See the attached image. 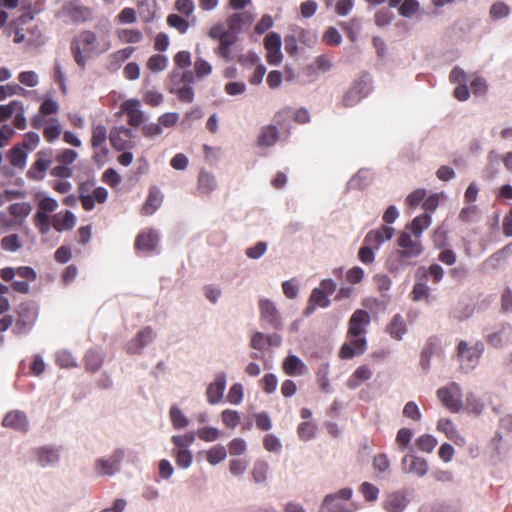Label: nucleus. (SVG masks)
Returning a JSON list of instances; mask_svg holds the SVG:
<instances>
[{
    "mask_svg": "<svg viewBox=\"0 0 512 512\" xmlns=\"http://www.w3.org/2000/svg\"><path fill=\"white\" fill-rule=\"evenodd\" d=\"M111 48L108 36L98 38L91 30H84L71 41V53L78 66L85 68L86 55H100Z\"/></svg>",
    "mask_w": 512,
    "mask_h": 512,
    "instance_id": "obj_1",
    "label": "nucleus"
},
{
    "mask_svg": "<svg viewBox=\"0 0 512 512\" xmlns=\"http://www.w3.org/2000/svg\"><path fill=\"white\" fill-rule=\"evenodd\" d=\"M397 251L387 261L390 272H399L409 265L414 264V259L423 253V245L419 238L413 237L408 232H401L397 239Z\"/></svg>",
    "mask_w": 512,
    "mask_h": 512,
    "instance_id": "obj_2",
    "label": "nucleus"
},
{
    "mask_svg": "<svg viewBox=\"0 0 512 512\" xmlns=\"http://www.w3.org/2000/svg\"><path fill=\"white\" fill-rule=\"evenodd\" d=\"M437 397L442 405L452 413H458L462 409V389L456 382L439 388L437 390Z\"/></svg>",
    "mask_w": 512,
    "mask_h": 512,
    "instance_id": "obj_3",
    "label": "nucleus"
},
{
    "mask_svg": "<svg viewBox=\"0 0 512 512\" xmlns=\"http://www.w3.org/2000/svg\"><path fill=\"white\" fill-rule=\"evenodd\" d=\"M483 351L484 345L481 342H477L474 346H468L467 342L460 341L457 347V355L462 369L466 371L474 369Z\"/></svg>",
    "mask_w": 512,
    "mask_h": 512,
    "instance_id": "obj_4",
    "label": "nucleus"
},
{
    "mask_svg": "<svg viewBox=\"0 0 512 512\" xmlns=\"http://www.w3.org/2000/svg\"><path fill=\"white\" fill-rule=\"evenodd\" d=\"M37 316L38 310L34 303H21L17 309V320L13 332L15 334L26 333L35 324Z\"/></svg>",
    "mask_w": 512,
    "mask_h": 512,
    "instance_id": "obj_5",
    "label": "nucleus"
},
{
    "mask_svg": "<svg viewBox=\"0 0 512 512\" xmlns=\"http://www.w3.org/2000/svg\"><path fill=\"white\" fill-rule=\"evenodd\" d=\"M352 496L350 488H343L335 494H329L324 498L320 512H350L343 501Z\"/></svg>",
    "mask_w": 512,
    "mask_h": 512,
    "instance_id": "obj_6",
    "label": "nucleus"
},
{
    "mask_svg": "<svg viewBox=\"0 0 512 512\" xmlns=\"http://www.w3.org/2000/svg\"><path fill=\"white\" fill-rule=\"evenodd\" d=\"M124 455V450L118 448L112 452L109 459H97L95 462V470L97 474L100 476H111L118 472Z\"/></svg>",
    "mask_w": 512,
    "mask_h": 512,
    "instance_id": "obj_7",
    "label": "nucleus"
},
{
    "mask_svg": "<svg viewBox=\"0 0 512 512\" xmlns=\"http://www.w3.org/2000/svg\"><path fill=\"white\" fill-rule=\"evenodd\" d=\"M52 158V149H43L38 151L36 154V160L27 172L28 178L33 180H42L45 176V172L52 163Z\"/></svg>",
    "mask_w": 512,
    "mask_h": 512,
    "instance_id": "obj_8",
    "label": "nucleus"
},
{
    "mask_svg": "<svg viewBox=\"0 0 512 512\" xmlns=\"http://www.w3.org/2000/svg\"><path fill=\"white\" fill-rule=\"evenodd\" d=\"M134 134L131 129L124 126L114 127L109 132L111 146L117 151H124L134 147Z\"/></svg>",
    "mask_w": 512,
    "mask_h": 512,
    "instance_id": "obj_9",
    "label": "nucleus"
},
{
    "mask_svg": "<svg viewBox=\"0 0 512 512\" xmlns=\"http://www.w3.org/2000/svg\"><path fill=\"white\" fill-rule=\"evenodd\" d=\"M140 107L138 99H128L120 105V113L127 116V123L132 127H139L146 120V115Z\"/></svg>",
    "mask_w": 512,
    "mask_h": 512,
    "instance_id": "obj_10",
    "label": "nucleus"
},
{
    "mask_svg": "<svg viewBox=\"0 0 512 512\" xmlns=\"http://www.w3.org/2000/svg\"><path fill=\"white\" fill-rule=\"evenodd\" d=\"M260 319L271 328L279 330L282 328V320L275 304L269 299L259 301Z\"/></svg>",
    "mask_w": 512,
    "mask_h": 512,
    "instance_id": "obj_11",
    "label": "nucleus"
},
{
    "mask_svg": "<svg viewBox=\"0 0 512 512\" xmlns=\"http://www.w3.org/2000/svg\"><path fill=\"white\" fill-rule=\"evenodd\" d=\"M370 320V315L366 310L354 311L348 322L347 337L364 336Z\"/></svg>",
    "mask_w": 512,
    "mask_h": 512,
    "instance_id": "obj_12",
    "label": "nucleus"
},
{
    "mask_svg": "<svg viewBox=\"0 0 512 512\" xmlns=\"http://www.w3.org/2000/svg\"><path fill=\"white\" fill-rule=\"evenodd\" d=\"M348 342H345L339 351L341 359H351L355 355H361L365 352L367 341L364 336L347 337Z\"/></svg>",
    "mask_w": 512,
    "mask_h": 512,
    "instance_id": "obj_13",
    "label": "nucleus"
},
{
    "mask_svg": "<svg viewBox=\"0 0 512 512\" xmlns=\"http://www.w3.org/2000/svg\"><path fill=\"white\" fill-rule=\"evenodd\" d=\"M401 466L405 473L415 474L418 477H424L428 472V462L426 459L415 455L404 456Z\"/></svg>",
    "mask_w": 512,
    "mask_h": 512,
    "instance_id": "obj_14",
    "label": "nucleus"
},
{
    "mask_svg": "<svg viewBox=\"0 0 512 512\" xmlns=\"http://www.w3.org/2000/svg\"><path fill=\"white\" fill-rule=\"evenodd\" d=\"M66 15L74 23H85L93 18V12L90 7L84 6L78 2H70L64 7Z\"/></svg>",
    "mask_w": 512,
    "mask_h": 512,
    "instance_id": "obj_15",
    "label": "nucleus"
},
{
    "mask_svg": "<svg viewBox=\"0 0 512 512\" xmlns=\"http://www.w3.org/2000/svg\"><path fill=\"white\" fill-rule=\"evenodd\" d=\"M226 388V374L224 372H218L215 375V379L209 384L206 390L207 401L211 405L219 403Z\"/></svg>",
    "mask_w": 512,
    "mask_h": 512,
    "instance_id": "obj_16",
    "label": "nucleus"
},
{
    "mask_svg": "<svg viewBox=\"0 0 512 512\" xmlns=\"http://www.w3.org/2000/svg\"><path fill=\"white\" fill-rule=\"evenodd\" d=\"M226 22L228 26L227 31H231V33L237 35L252 24L253 17L249 12L243 11L232 14L227 18Z\"/></svg>",
    "mask_w": 512,
    "mask_h": 512,
    "instance_id": "obj_17",
    "label": "nucleus"
},
{
    "mask_svg": "<svg viewBox=\"0 0 512 512\" xmlns=\"http://www.w3.org/2000/svg\"><path fill=\"white\" fill-rule=\"evenodd\" d=\"M394 228L389 226H381L378 229L371 230L364 238V243L373 245V248L378 249L382 243L390 240L393 237Z\"/></svg>",
    "mask_w": 512,
    "mask_h": 512,
    "instance_id": "obj_18",
    "label": "nucleus"
},
{
    "mask_svg": "<svg viewBox=\"0 0 512 512\" xmlns=\"http://www.w3.org/2000/svg\"><path fill=\"white\" fill-rule=\"evenodd\" d=\"M2 425L21 432H27L29 427L25 413L18 410L8 412L2 420Z\"/></svg>",
    "mask_w": 512,
    "mask_h": 512,
    "instance_id": "obj_19",
    "label": "nucleus"
},
{
    "mask_svg": "<svg viewBox=\"0 0 512 512\" xmlns=\"http://www.w3.org/2000/svg\"><path fill=\"white\" fill-rule=\"evenodd\" d=\"M158 240V235L153 230H143L135 239V249L138 251L152 252L156 249Z\"/></svg>",
    "mask_w": 512,
    "mask_h": 512,
    "instance_id": "obj_20",
    "label": "nucleus"
},
{
    "mask_svg": "<svg viewBox=\"0 0 512 512\" xmlns=\"http://www.w3.org/2000/svg\"><path fill=\"white\" fill-rule=\"evenodd\" d=\"M163 202V194L160 189L156 186H152L149 189L148 197L142 206L141 214L149 216L155 213Z\"/></svg>",
    "mask_w": 512,
    "mask_h": 512,
    "instance_id": "obj_21",
    "label": "nucleus"
},
{
    "mask_svg": "<svg viewBox=\"0 0 512 512\" xmlns=\"http://www.w3.org/2000/svg\"><path fill=\"white\" fill-rule=\"evenodd\" d=\"M34 455L36 456L37 462L42 467L56 464L59 459V451L50 446H43L34 449Z\"/></svg>",
    "mask_w": 512,
    "mask_h": 512,
    "instance_id": "obj_22",
    "label": "nucleus"
},
{
    "mask_svg": "<svg viewBox=\"0 0 512 512\" xmlns=\"http://www.w3.org/2000/svg\"><path fill=\"white\" fill-rule=\"evenodd\" d=\"M217 187L215 176L204 169L200 170L197 179V191L201 195H210Z\"/></svg>",
    "mask_w": 512,
    "mask_h": 512,
    "instance_id": "obj_23",
    "label": "nucleus"
},
{
    "mask_svg": "<svg viewBox=\"0 0 512 512\" xmlns=\"http://www.w3.org/2000/svg\"><path fill=\"white\" fill-rule=\"evenodd\" d=\"M373 375L368 365H360L347 379L346 385L349 389H356L364 382L368 381Z\"/></svg>",
    "mask_w": 512,
    "mask_h": 512,
    "instance_id": "obj_24",
    "label": "nucleus"
},
{
    "mask_svg": "<svg viewBox=\"0 0 512 512\" xmlns=\"http://www.w3.org/2000/svg\"><path fill=\"white\" fill-rule=\"evenodd\" d=\"M437 429L443 432L446 437L457 445L464 444V438L458 433L455 425L450 419L441 418L437 422Z\"/></svg>",
    "mask_w": 512,
    "mask_h": 512,
    "instance_id": "obj_25",
    "label": "nucleus"
},
{
    "mask_svg": "<svg viewBox=\"0 0 512 512\" xmlns=\"http://www.w3.org/2000/svg\"><path fill=\"white\" fill-rule=\"evenodd\" d=\"M75 223L76 217L69 210L55 214L52 219L54 229L59 232L63 230H71L75 226Z\"/></svg>",
    "mask_w": 512,
    "mask_h": 512,
    "instance_id": "obj_26",
    "label": "nucleus"
},
{
    "mask_svg": "<svg viewBox=\"0 0 512 512\" xmlns=\"http://www.w3.org/2000/svg\"><path fill=\"white\" fill-rule=\"evenodd\" d=\"M154 337L153 329L149 326L141 329L136 337L131 341L129 345V351L132 353L140 352L148 343L152 341Z\"/></svg>",
    "mask_w": 512,
    "mask_h": 512,
    "instance_id": "obj_27",
    "label": "nucleus"
},
{
    "mask_svg": "<svg viewBox=\"0 0 512 512\" xmlns=\"http://www.w3.org/2000/svg\"><path fill=\"white\" fill-rule=\"evenodd\" d=\"M237 35L231 33V31H227V34L219 40V47L217 49V55L226 61H231L234 59V56L231 51L232 45L236 42Z\"/></svg>",
    "mask_w": 512,
    "mask_h": 512,
    "instance_id": "obj_28",
    "label": "nucleus"
},
{
    "mask_svg": "<svg viewBox=\"0 0 512 512\" xmlns=\"http://www.w3.org/2000/svg\"><path fill=\"white\" fill-rule=\"evenodd\" d=\"M511 326L509 324L501 325L500 329L487 336V342L493 347H502L506 342L509 341L511 336Z\"/></svg>",
    "mask_w": 512,
    "mask_h": 512,
    "instance_id": "obj_29",
    "label": "nucleus"
},
{
    "mask_svg": "<svg viewBox=\"0 0 512 512\" xmlns=\"http://www.w3.org/2000/svg\"><path fill=\"white\" fill-rule=\"evenodd\" d=\"M282 368L287 375L294 376L303 374L306 370V365L299 357L290 355L283 361Z\"/></svg>",
    "mask_w": 512,
    "mask_h": 512,
    "instance_id": "obj_30",
    "label": "nucleus"
},
{
    "mask_svg": "<svg viewBox=\"0 0 512 512\" xmlns=\"http://www.w3.org/2000/svg\"><path fill=\"white\" fill-rule=\"evenodd\" d=\"M330 305V300L328 299V296L326 295L325 291L314 288L311 292L310 298H309V306L306 308L305 314L308 315L312 313L316 306L318 307H328Z\"/></svg>",
    "mask_w": 512,
    "mask_h": 512,
    "instance_id": "obj_31",
    "label": "nucleus"
},
{
    "mask_svg": "<svg viewBox=\"0 0 512 512\" xmlns=\"http://www.w3.org/2000/svg\"><path fill=\"white\" fill-rule=\"evenodd\" d=\"M431 224V216L428 213L421 214L415 217L411 224L407 226V229L411 230L412 236L415 238L421 237L423 231L427 229Z\"/></svg>",
    "mask_w": 512,
    "mask_h": 512,
    "instance_id": "obj_32",
    "label": "nucleus"
},
{
    "mask_svg": "<svg viewBox=\"0 0 512 512\" xmlns=\"http://www.w3.org/2000/svg\"><path fill=\"white\" fill-rule=\"evenodd\" d=\"M407 503L408 501L406 497L403 494L396 492L387 497L384 502V508L388 512H402L407 506Z\"/></svg>",
    "mask_w": 512,
    "mask_h": 512,
    "instance_id": "obj_33",
    "label": "nucleus"
},
{
    "mask_svg": "<svg viewBox=\"0 0 512 512\" xmlns=\"http://www.w3.org/2000/svg\"><path fill=\"white\" fill-rule=\"evenodd\" d=\"M138 13L144 22L154 19L157 9L156 0H137Z\"/></svg>",
    "mask_w": 512,
    "mask_h": 512,
    "instance_id": "obj_34",
    "label": "nucleus"
},
{
    "mask_svg": "<svg viewBox=\"0 0 512 512\" xmlns=\"http://www.w3.org/2000/svg\"><path fill=\"white\" fill-rule=\"evenodd\" d=\"M439 346V340L436 337H430L425 343L420 358V364L424 370L430 367L431 356L436 352Z\"/></svg>",
    "mask_w": 512,
    "mask_h": 512,
    "instance_id": "obj_35",
    "label": "nucleus"
},
{
    "mask_svg": "<svg viewBox=\"0 0 512 512\" xmlns=\"http://www.w3.org/2000/svg\"><path fill=\"white\" fill-rule=\"evenodd\" d=\"M406 331L407 327L403 317L400 314H396L387 326V332L392 338L400 340Z\"/></svg>",
    "mask_w": 512,
    "mask_h": 512,
    "instance_id": "obj_36",
    "label": "nucleus"
},
{
    "mask_svg": "<svg viewBox=\"0 0 512 512\" xmlns=\"http://www.w3.org/2000/svg\"><path fill=\"white\" fill-rule=\"evenodd\" d=\"M61 133L62 127L58 119L51 118L45 123L43 137L47 142L52 143L61 135Z\"/></svg>",
    "mask_w": 512,
    "mask_h": 512,
    "instance_id": "obj_37",
    "label": "nucleus"
},
{
    "mask_svg": "<svg viewBox=\"0 0 512 512\" xmlns=\"http://www.w3.org/2000/svg\"><path fill=\"white\" fill-rule=\"evenodd\" d=\"M278 139V130L276 126L269 125L262 129L258 137V145L261 147H269L275 144Z\"/></svg>",
    "mask_w": 512,
    "mask_h": 512,
    "instance_id": "obj_38",
    "label": "nucleus"
},
{
    "mask_svg": "<svg viewBox=\"0 0 512 512\" xmlns=\"http://www.w3.org/2000/svg\"><path fill=\"white\" fill-rule=\"evenodd\" d=\"M7 158L12 166L23 168L26 164L27 152L20 145H16L8 152Z\"/></svg>",
    "mask_w": 512,
    "mask_h": 512,
    "instance_id": "obj_39",
    "label": "nucleus"
},
{
    "mask_svg": "<svg viewBox=\"0 0 512 512\" xmlns=\"http://www.w3.org/2000/svg\"><path fill=\"white\" fill-rule=\"evenodd\" d=\"M107 140V128L103 124H94L92 126L91 146L97 149L105 145Z\"/></svg>",
    "mask_w": 512,
    "mask_h": 512,
    "instance_id": "obj_40",
    "label": "nucleus"
},
{
    "mask_svg": "<svg viewBox=\"0 0 512 512\" xmlns=\"http://www.w3.org/2000/svg\"><path fill=\"white\" fill-rule=\"evenodd\" d=\"M85 368L89 372H96L103 363V357L97 351L90 350L85 355Z\"/></svg>",
    "mask_w": 512,
    "mask_h": 512,
    "instance_id": "obj_41",
    "label": "nucleus"
},
{
    "mask_svg": "<svg viewBox=\"0 0 512 512\" xmlns=\"http://www.w3.org/2000/svg\"><path fill=\"white\" fill-rule=\"evenodd\" d=\"M227 456L226 448L222 445H216L210 448L206 453V459L211 465H216Z\"/></svg>",
    "mask_w": 512,
    "mask_h": 512,
    "instance_id": "obj_42",
    "label": "nucleus"
},
{
    "mask_svg": "<svg viewBox=\"0 0 512 512\" xmlns=\"http://www.w3.org/2000/svg\"><path fill=\"white\" fill-rule=\"evenodd\" d=\"M117 36L122 43H139L143 39L142 32L137 29L119 30Z\"/></svg>",
    "mask_w": 512,
    "mask_h": 512,
    "instance_id": "obj_43",
    "label": "nucleus"
},
{
    "mask_svg": "<svg viewBox=\"0 0 512 512\" xmlns=\"http://www.w3.org/2000/svg\"><path fill=\"white\" fill-rule=\"evenodd\" d=\"M438 441L437 439L430 434H423L419 438L416 439L417 448L425 453H431L436 447Z\"/></svg>",
    "mask_w": 512,
    "mask_h": 512,
    "instance_id": "obj_44",
    "label": "nucleus"
},
{
    "mask_svg": "<svg viewBox=\"0 0 512 512\" xmlns=\"http://www.w3.org/2000/svg\"><path fill=\"white\" fill-rule=\"evenodd\" d=\"M268 472V463L263 460H258L254 463L252 477L256 483H263L267 479Z\"/></svg>",
    "mask_w": 512,
    "mask_h": 512,
    "instance_id": "obj_45",
    "label": "nucleus"
},
{
    "mask_svg": "<svg viewBox=\"0 0 512 512\" xmlns=\"http://www.w3.org/2000/svg\"><path fill=\"white\" fill-rule=\"evenodd\" d=\"M173 456L175 457L177 466L182 469L188 468L193 460L192 453L188 449H174Z\"/></svg>",
    "mask_w": 512,
    "mask_h": 512,
    "instance_id": "obj_46",
    "label": "nucleus"
},
{
    "mask_svg": "<svg viewBox=\"0 0 512 512\" xmlns=\"http://www.w3.org/2000/svg\"><path fill=\"white\" fill-rule=\"evenodd\" d=\"M317 426L313 422L305 421L299 424L297 428L298 436L303 441H309L314 438Z\"/></svg>",
    "mask_w": 512,
    "mask_h": 512,
    "instance_id": "obj_47",
    "label": "nucleus"
},
{
    "mask_svg": "<svg viewBox=\"0 0 512 512\" xmlns=\"http://www.w3.org/2000/svg\"><path fill=\"white\" fill-rule=\"evenodd\" d=\"M170 420L175 429L185 428L189 424L187 417L177 406L170 408Z\"/></svg>",
    "mask_w": 512,
    "mask_h": 512,
    "instance_id": "obj_48",
    "label": "nucleus"
},
{
    "mask_svg": "<svg viewBox=\"0 0 512 512\" xmlns=\"http://www.w3.org/2000/svg\"><path fill=\"white\" fill-rule=\"evenodd\" d=\"M168 58L162 54H154L147 61V68L152 72H160L167 67Z\"/></svg>",
    "mask_w": 512,
    "mask_h": 512,
    "instance_id": "obj_49",
    "label": "nucleus"
},
{
    "mask_svg": "<svg viewBox=\"0 0 512 512\" xmlns=\"http://www.w3.org/2000/svg\"><path fill=\"white\" fill-rule=\"evenodd\" d=\"M167 24L181 34L186 33L189 28V22L178 14L168 15Z\"/></svg>",
    "mask_w": 512,
    "mask_h": 512,
    "instance_id": "obj_50",
    "label": "nucleus"
},
{
    "mask_svg": "<svg viewBox=\"0 0 512 512\" xmlns=\"http://www.w3.org/2000/svg\"><path fill=\"white\" fill-rule=\"evenodd\" d=\"M489 14L493 20H499L510 14V8L504 2L498 1L492 4Z\"/></svg>",
    "mask_w": 512,
    "mask_h": 512,
    "instance_id": "obj_51",
    "label": "nucleus"
},
{
    "mask_svg": "<svg viewBox=\"0 0 512 512\" xmlns=\"http://www.w3.org/2000/svg\"><path fill=\"white\" fill-rule=\"evenodd\" d=\"M9 213L15 218H25L31 212V206L27 202L13 203L8 207Z\"/></svg>",
    "mask_w": 512,
    "mask_h": 512,
    "instance_id": "obj_52",
    "label": "nucleus"
},
{
    "mask_svg": "<svg viewBox=\"0 0 512 512\" xmlns=\"http://www.w3.org/2000/svg\"><path fill=\"white\" fill-rule=\"evenodd\" d=\"M56 364L61 368H74L77 366L75 358L66 350L57 352Z\"/></svg>",
    "mask_w": 512,
    "mask_h": 512,
    "instance_id": "obj_53",
    "label": "nucleus"
},
{
    "mask_svg": "<svg viewBox=\"0 0 512 512\" xmlns=\"http://www.w3.org/2000/svg\"><path fill=\"white\" fill-rule=\"evenodd\" d=\"M171 440L176 447L175 449H188L195 441V434L194 432H189L185 435H174Z\"/></svg>",
    "mask_w": 512,
    "mask_h": 512,
    "instance_id": "obj_54",
    "label": "nucleus"
},
{
    "mask_svg": "<svg viewBox=\"0 0 512 512\" xmlns=\"http://www.w3.org/2000/svg\"><path fill=\"white\" fill-rule=\"evenodd\" d=\"M1 248L5 251L16 252L21 248V243L17 234L5 236L0 242Z\"/></svg>",
    "mask_w": 512,
    "mask_h": 512,
    "instance_id": "obj_55",
    "label": "nucleus"
},
{
    "mask_svg": "<svg viewBox=\"0 0 512 512\" xmlns=\"http://www.w3.org/2000/svg\"><path fill=\"white\" fill-rule=\"evenodd\" d=\"M419 7L420 4L417 0H404L398 9V12L403 17H411L418 12Z\"/></svg>",
    "mask_w": 512,
    "mask_h": 512,
    "instance_id": "obj_56",
    "label": "nucleus"
},
{
    "mask_svg": "<svg viewBox=\"0 0 512 512\" xmlns=\"http://www.w3.org/2000/svg\"><path fill=\"white\" fill-rule=\"evenodd\" d=\"M26 90L18 84H7L0 86V101L6 99L8 96L24 95Z\"/></svg>",
    "mask_w": 512,
    "mask_h": 512,
    "instance_id": "obj_57",
    "label": "nucleus"
},
{
    "mask_svg": "<svg viewBox=\"0 0 512 512\" xmlns=\"http://www.w3.org/2000/svg\"><path fill=\"white\" fill-rule=\"evenodd\" d=\"M221 418L225 426L235 428L240 423V415L235 410L226 409L222 411Z\"/></svg>",
    "mask_w": 512,
    "mask_h": 512,
    "instance_id": "obj_58",
    "label": "nucleus"
},
{
    "mask_svg": "<svg viewBox=\"0 0 512 512\" xmlns=\"http://www.w3.org/2000/svg\"><path fill=\"white\" fill-rule=\"evenodd\" d=\"M17 109H21V101L13 100L7 105H0V122L8 120Z\"/></svg>",
    "mask_w": 512,
    "mask_h": 512,
    "instance_id": "obj_59",
    "label": "nucleus"
},
{
    "mask_svg": "<svg viewBox=\"0 0 512 512\" xmlns=\"http://www.w3.org/2000/svg\"><path fill=\"white\" fill-rule=\"evenodd\" d=\"M197 436L202 441L213 442L220 437V431L214 427H202L198 429Z\"/></svg>",
    "mask_w": 512,
    "mask_h": 512,
    "instance_id": "obj_60",
    "label": "nucleus"
},
{
    "mask_svg": "<svg viewBox=\"0 0 512 512\" xmlns=\"http://www.w3.org/2000/svg\"><path fill=\"white\" fill-rule=\"evenodd\" d=\"M34 223L38 227L41 234H47L50 230V217L48 214L37 211L34 217Z\"/></svg>",
    "mask_w": 512,
    "mask_h": 512,
    "instance_id": "obj_61",
    "label": "nucleus"
},
{
    "mask_svg": "<svg viewBox=\"0 0 512 512\" xmlns=\"http://www.w3.org/2000/svg\"><path fill=\"white\" fill-rule=\"evenodd\" d=\"M243 399V386L240 383L233 384L228 392L227 401L231 404L238 405Z\"/></svg>",
    "mask_w": 512,
    "mask_h": 512,
    "instance_id": "obj_62",
    "label": "nucleus"
},
{
    "mask_svg": "<svg viewBox=\"0 0 512 512\" xmlns=\"http://www.w3.org/2000/svg\"><path fill=\"white\" fill-rule=\"evenodd\" d=\"M479 215V208L477 205H468L462 208L459 213V219L463 222H473Z\"/></svg>",
    "mask_w": 512,
    "mask_h": 512,
    "instance_id": "obj_63",
    "label": "nucleus"
},
{
    "mask_svg": "<svg viewBox=\"0 0 512 512\" xmlns=\"http://www.w3.org/2000/svg\"><path fill=\"white\" fill-rule=\"evenodd\" d=\"M413 433L412 430L409 428H401L396 435V443L399 446L401 451H404L411 439H412Z\"/></svg>",
    "mask_w": 512,
    "mask_h": 512,
    "instance_id": "obj_64",
    "label": "nucleus"
}]
</instances>
